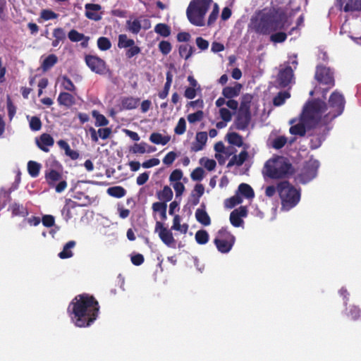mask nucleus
I'll use <instances>...</instances> for the list:
<instances>
[{"mask_svg":"<svg viewBox=\"0 0 361 361\" xmlns=\"http://www.w3.org/2000/svg\"><path fill=\"white\" fill-rule=\"evenodd\" d=\"M289 25L287 13L283 8L270 7L255 13L250 19V26L256 34L269 35L286 29Z\"/></svg>","mask_w":361,"mask_h":361,"instance_id":"nucleus-1","label":"nucleus"},{"mask_svg":"<svg viewBox=\"0 0 361 361\" xmlns=\"http://www.w3.org/2000/svg\"><path fill=\"white\" fill-rule=\"evenodd\" d=\"M71 319L78 327L90 326L98 317L99 305L95 298L88 293L76 295L68 307Z\"/></svg>","mask_w":361,"mask_h":361,"instance_id":"nucleus-2","label":"nucleus"},{"mask_svg":"<svg viewBox=\"0 0 361 361\" xmlns=\"http://www.w3.org/2000/svg\"><path fill=\"white\" fill-rule=\"evenodd\" d=\"M323 102L326 105V109L317 114L319 121L324 126L323 134L314 135L311 139L310 148L312 149H316L320 147L330 130L327 126L328 123L343 114L345 104L344 96L338 90H335L331 94L328 103H326L324 101Z\"/></svg>","mask_w":361,"mask_h":361,"instance_id":"nucleus-3","label":"nucleus"},{"mask_svg":"<svg viewBox=\"0 0 361 361\" xmlns=\"http://www.w3.org/2000/svg\"><path fill=\"white\" fill-rule=\"evenodd\" d=\"M326 109V105L320 99H314L309 102L303 109L300 117V122L292 126L289 132L291 135L304 136L306 133V128L324 129V126L319 121L318 113Z\"/></svg>","mask_w":361,"mask_h":361,"instance_id":"nucleus-4","label":"nucleus"},{"mask_svg":"<svg viewBox=\"0 0 361 361\" xmlns=\"http://www.w3.org/2000/svg\"><path fill=\"white\" fill-rule=\"evenodd\" d=\"M264 174L271 179L283 178L293 173L289 160L282 156L269 159L264 164Z\"/></svg>","mask_w":361,"mask_h":361,"instance_id":"nucleus-5","label":"nucleus"},{"mask_svg":"<svg viewBox=\"0 0 361 361\" xmlns=\"http://www.w3.org/2000/svg\"><path fill=\"white\" fill-rule=\"evenodd\" d=\"M277 192L284 210L288 211L295 207L300 200V189H297L287 180L277 184Z\"/></svg>","mask_w":361,"mask_h":361,"instance_id":"nucleus-6","label":"nucleus"},{"mask_svg":"<svg viewBox=\"0 0 361 361\" xmlns=\"http://www.w3.org/2000/svg\"><path fill=\"white\" fill-rule=\"evenodd\" d=\"M212 4V0H192L186 10L190 23L196 26L204 25V16Z\"/></svg>","mask_w":361,"mask_h":361,"instance_id":"nucleus-7","label":"nucleus"},{"mask_svg":"<svg viewBox=\"0 0 361 361\" xmlns=\"http://www.w3.org/2000/svg\"><path fill=\"white\" fill-rule=\"evenodd\" d=\"M314 78L320 85L326 86L322 89L323 97L325 98L326 92L335 85L334 71L330 68L318 65Z\"/></svg>","mask_w":361,"mask_h":361,"instance_id":"nucleus-8","label":"nucleus"},{"mask_svg":"<svg viewBox=\"0 0 361 361\" xmlns=\"http://www.w3.org/2000/svg\"><path fill=\"white\" fill-rule=\"evenodd\" d=\"M235 240V236L226 228H222L219 231L214 243L220 252L228 253L232 249Z\"/></svg>","mask_w":361,"mask_h":361,"instance_id":"nucleus-9","label":"nucleus"},{"mask_svg":"<svg viewBox=\"0 0 361 361\" xmlns=\"http://www.w3.org/2000/svg\"><path fill=\"white\" fill-rule=\"evenodd\" d=\"M44 178L49 186L54 188L55 191L61 193L67 188V182L62 178V174L55 169L45 171Z\"/></svg>","mask_w":361,"mask_h":361,"instance_id":"nucleus-10","label":"nucleus"},{"mask_svg":"<svg viewBox=\"0 0 361 361\" xmlns=\"http://www.w3.org/2000/svg\"><path fill=\"white\" fill-rule=\"evenodd\" d=\"M319 166V161L315 159L306 161L301 172L298 176V180L301 183L305 184L312 180L317 176Z\"/></svg>","mask_w":361,"mask_h":361,"instance_id":"nucleus-11","label":"nucleus"},{"mask_svg":"<svg viewBox=\"0 0 361 361\" xmlns=\"http://www.w3.org/2000/svg\"><path fill=\"white\" fill-rule=\"evenodd\" d=\"M85 61L88 68L97 74L105 75L109 71V68L105 61L97 56L86 55Z\"/></svg>","mask_w":361,"mask_h":361,"instance_id":"nucleus-12","label":"nucleus"},{"mask_svg":"<svg viewBox=\"0 0 361 361\" xmlns=\"http://www.w3.org/2000/svg\"><path fill=\"white\" fill-rule=\"evenodd\" d=\"M155 233H158L159 237L161 241L168 247H172L175 243V239L171 230L164 227L163 223L157 221L155 225Z\"/></svg>","mask_w":361,"mask_h":361,"instance_id":"nucleus-13","label":"nucleus"},{"mask_svg":"<svg viewBox=\"0 0 361 361\" xmlns=\"http://www.w3.org/2000/svg\"><path fill=\"white\" fill-rule=\"evenodd\" d=\"M293 71L290 66L281 68L276 78V83L281 88L286 87L293 79Z\"/></svg>","mask_w":361,"mask_h":361,"instance_id":"nucleus-14","label":"nucleus"},{"mask_svg":"<svg viewBox=\"0 0 361 361\" xmlns=\"http://www.w3.org/2000/svg\"><path fill=\"white\" fill-rule=\"evenodd\" d=\"M86 18L90 20L99 21L102 19V13L100 12L102 10V6L97 4H86L85 5Z\"/></svg>","mask_w":361,"mask_h":361,"instance_id":"nucleus-15","label":"nucleus"},{"mask_svg":"<svg viewBox=\"0 0 361 361\" xmlns=\"http://www.w3.org/2000/svg\"><path fill=\"white\" fill-rule=\"evenodd\" d=\"M336 3L344 12L361 11V0H336Z\"/></svg>","mask_w":361,"mask_h":361,"instance_id":"nucleus-16","label":"nucleus"},{"mask_svg":"<svg viewBox=\"0 0 361 361\" xmlns=\"http://www.w3.org/2000/svg\"><path fill=\"white\" fill-rule=\"evenodd\" d=\"M247 215V209L245 206H240L238 209H234L230 214L231 224L235 227L240 226L243 221L242 217H245Z\"/></svg>","mask_w":361,"mask_h":361,"instance_id":"nucleus-17","label":"nucleus"},{"mask_svg":"<svg viewBox=\"0 0 361 361\" xmlns=\"http://www.w3.org/2000/svg\"><path fill=\"white\" fill-rule=\"evenodd\" d=\"M251 120V113L239 111L234 121L235 129L245 130L247 128Z\"/></svg>","mask_w":361,"mask_h":361,"instance_id":"nucleus-18","label":"nucleus"},{"mask_svg":"<svg viewBox=\"0 0 361 361\" xmlns=\"http://www.w3.org/2000/svg\"><path fill=\"white\" fill-rule=\"evenodd\" d=\"M207 141V133L204 131L198 132L195 136V141L191 145V152H198L203 149Z\"/></svg>","mask_w":361,"mask_h":361,"instance_id":"nucleus-19","label":"nucleus"},{"mask_svg":"<svg viewBox=\"0 0 361 361\" xmlns=\"http://www.w3.org/2000/svg\"><path fill=\"white\" fill-rule=\"evenodd\" d=\"M77 207V202H75L71 199H67L66 200V204L62 209L61 213L66 221L77 214L75 212H74V210Z\"/></svg>","mask_w":361,"mask_h":361,"instance_id":"nucleus-20","label":"nucleus"},{"mask_svg":"<svg viewBox=\"0 0 361 361\" xmlns=\"http://www.w3.org/2000/svg\"><path fill=\"white\" fill-rule=\"evenodd\" d=\"M36 143L37 147L44 152H49V147H51L54 144V138L48 133H43L39 139H37Z\"/></svg>","mask_w":361,"mask_h":361,"instance_id":"nucleus-21","label":"nucleus"},{"mask_svg":"<svg viewBox=\"0 0 361 361\" xmlns=\"http://www.w3.org/2000/svg\"><path fill=\"white\" fill-rule=\"evenodd\" d=\"M242 85L236 82L233 87H225L222 90V94L225 98L232 99L240 94Z\"/></svg>","mask_w":361,"mask_h":361,"instance_id":"nucleus-22","label":"nucleus"},{"mask_svg":"<svg viewBox=\"0 0 361 361\" xmlns=\"http://www.w3.org/2000/svg\"><path fill=\"white\" fill-rule=\"evenodd\" d=\"M52 36L54 38L51 42L53 47L59 46L60 42H63L66 39V34L63 28L56 27L53 30Z\"/></svg>","mask_w":361,"mask_h":361,"instance_id":"nucleus-23","label":"nucleus"},{"mask_svg":"<svg viewBox=\"0 0 361 361\" xmlns=\"http://www.w3.org/2000/svg\"><path fill=\"white\" fill-rule=\"evenodd\" d=\"M57 101L60 105L71 107L75 103V97L70 93L62 92L59 94Z\"/></svg>","mask_w":361,"mask_h":361,"instance_id":"nucleus-24","label":"nucleus"},{"mask_svg":"<svg viewBox=\"0 0 361 361\" xmlns=\"http://www.w3.org/2000/svg\"><path fill=\"white\" fill-rule=\"evenodd\" d=\"M126 26L128 31L133 35H137L142 29L141 19L135 18L133 20H128Z\"/></svg>","mask_w":361,"mask_h":361,"instance_id":"nucleus-25","label":"nucleus"},{"mask_svg":"<svg viewBox=\"0 0 361 361\" xmlns=\"http://www.w3.org/2000/svg\"><path fill=\"white\" fill-rule=\"evenodd\" d=\"M195 218L199 223L204 226L211 224V219L207 212L203 209H197L196 210Z\"/></svg>","mask_w":361,"mask_h":361,"instance_id":"nucleus-26","label":"nucleus"},{"mask_svg":"<svg viewBox=\"0 0 361 361\" xmlns=\"http://www.w3.org/2000/svg\"><path fill=\"white\" fill-rule=\"evenodd\" d=\"M253 97L250 94H245L241 97L239 111L250 113V104Z\"/></svg>","mask_w":361,"mask_h":361,"instance_id":"nucleus-27","label":"nucleus"},{"mask_svg":"<svg viewBox=\"0 0 361 361\" xmlns=\"http://www.w3.org/2000/svg\"><path fill=\"white\" fill-rule=\"evenodd\" d=\"M58 62V57L54 54H49L42 63L41 68L44 71H47Z\"/></svg>","mask_w":361,"mask_h":361,"instance_id":"nucleus-28","label":"nucleus"},{"mask_svg":"<svg viewBox=\"0 0 361 361\" xmlns=\"http://www.w3.org/2000/svg\"><path fill=\"white\" fill-rule=\"evenodd\" d=\"M13 216H25L28 214V211L23 204L14 202L9 207Z\"/></svg>","mask_w":361,"mask_h":361,"instance_id":"nucleus-29","label":"nucleus"},{"mask_svg":"<svg viewBox=\"0 0 361 361\" xmlns=\"http://www.w3.org/2000/svg\"><path fill=\"white\" fill-rule=\"evenodd\" d=\"M149 140L156 145H165L169 142L170 137L163 136L159 133H152L149 136Z\"/></svg>","mask_w":361,"mask_h":361,"instance_id":"nucleus-30","label":"nucleus"},{"mask_svg":"<svg viewBox=\"0 0 361 361\" xmlns=\"http://www.w3.org/2000/svg\"><path fill=\"white\" fill-rule=\"evenodd\" d=\"M238 192L243 197L247 199L254 197L255 192L252 187L247 183H241L239 185Z\"/></svg>","mask_w":361,"mask_h":361,"instance_id":"nucleus-31","label":"nucleus"},{"mask_svg":"<svg viewBox=\"0 0 361 361\" xmlns=\"http://www.w3.org/2000/svg\"><path fill=\"white\" fill-rule=\"evenodd\" d=\"M194 47L188 44H180L178 47V53L181 58L188 60L193 54Z\"/></svg>","mask_w":361,"mask_h":361,"instance_id":"nucleus-32","label":"nucleus"},{"mask_svg":"<svg viewBox=\"0 0 361 361\" xmlns=\"http://www.w3.org/2000/svg\"><path fill=\"white\" fill-rule=\"evenodd\" d=\"M157 197L164 202H169L173 198V191L168 185L164 187L163 190L157 192Z\"/></svg>","mask_w":361,"mask_h":361,"instance_id":"nucleus-33","label":"nucleus"},{"mask_svg":"<svg viewBox=\"0 0 361 361\" xmlns=\"http://www.w3.org/2000/svg\"><path fill=\"white\" fill-rule=\"evenodd\" d=\"M75 245V242L74 240L68 241L63 246V250L59 253V257L61 259H67L73 256L71 249L73 248Z\"/></svg>","mask_w":361,"mask_h":361,"instance_id":"nucleus-34","label":"nucleus"},{"mask_svg":"<svg viewBox=\"0 0 361 361\" xmlns=\"http://www.w3.org/2000/svg\"><path fill=\"white\" fill-rule=\"evenodd\" d=\"M73 198L79 201V202H77L78 207H87L92 204L91 198L83 192H76Z\"/></svg>","mask_w":361,"mask_h":361,"instance_id":"nucleus-35","label":"nucleus"},{"mask_svg":"<svg viewBox=\"0 0 361 361\" xmlns=\"http://www.w3.org/2000/svg\"><path fill=\"white\" fill-rule=\"evenodd\" d=\"M92 115L95 118L94 125L97 127L106 126L109 123V120L97 110H93Z\"/></svg>","mask_w":361,"mask_h":361,"instance_id":"nucleus-36","label":"nucleus"},{"mask_svg":"<svg viewBox=\"0 0 361 361\" xmlns=\"http://www.w3.org/2000/svg\"><path fill=\"white\" fill-rule=\"evenodd\" d=\"M41 164L35 161H29L27 163V171L30 176L32 178H36L39 176L41 169Z\"/></svg>","mask_w":361,"mask_h":361,"instance_id":"nucleus-37","label":"nucleus"},{"mask_svg":"<svg viewBox=\"0 0 361 361\" xmlns=\"http://www.w3.org/2000/svg\"><path fill=\"white\" fill-rule=\"evenodd\" d=\"M171 229L175 231H179L182 233H186L188 230V225L187 224L181 225L180 217L179 215L176 214L173 217V226L171 227Z\"/></svg>","mask_w":361,"mask_h":361,"instance_id":"nucleus-38","label":"nucleus"},{"mask_svg":"<svg viewBox=\"0 0 361 361\" xmlns=\"http://www.w3.org/2000/svg\"><path fill=\"white\" fill-rule=\"evenodd\" d=\"M140 102L139 98L125 97L122 99V106L126 109H135Z\"/></svg>","mask_w":361,"mask_h":361,"instance_id":"nucleus-39","label":"nucleus"},{"mask_svg":"<svg viewBox=\"0 0 361 361\" xmlns=\"http://www.w3.org/2000/svg\"><path fill=\"white\" fill-rule=\"evenodd\" d=\"M107 193L112 197L121 198L126 195V190L121 186H114L107 189Z\"/></svg>","mask_w":361,"mask_h":361,"instance_id":"nucleus-40","label":"nucleus"},{"mask_svg":"<svg viewBox=\"0 0 361 361\" xmlns=\"http://www.w3.org/2000/svg\"><path fill=\"white\" fill-rule=\"evenodd\" d=\"M290 94L287 91L279 92L273 99V104L275 106H279L284 104L286 99H288Z\"/></svg>","mask_w":361,"mask_h":361,"instance_id":"nucleus-41","label":"nucleus"},{"mask_svg":"<svg viewBox=\"0 0 361 361\" xmlns=\"http://www.w3.org/2000/svg\"><path fill=\"white\" fill-rule=\"evenodd\" d=\"M154 31L164 37H167L171 35V27L165 23H158L154 27Z\"/></svg>","mask_w":361,"mask_h":361,"instance_id":"nucleus-42","label":"nucleus"},{"mask_svg":"<svg viewBox=\"0 0 361 361\" xmlns=\"http://www.w3.org/2000/svg\"><path fill=\"white\" fill-rule=\"evenodd\" d=\"M135 44V41L133 39H128L127 35L121 34L118 35V47L120 49L128 48Z\"/></svg>","mask_w":361,"mask_h":361,"instance_id":"nucleus-43","label":"nucleus"},{"mask_svg":"<svg viewBox=\"0 0 361 361\" xmlns=\"http://www.w3.org/2000/svg\"><path fill=\"white\" fill-rule=\"evenodd\" d=\"M228 141L230 144L237 147H241L243 144V137L237 133H231L227 135Z\"/></svg>","mask_w":361,"mask_h":361,"instance_id":"nucleus-44","label":"nucleus"},{"mask_svg":"<svg viewBox=\"0 0 361 361\" xmlns=\"http://www.w3.org/2000/svg\"><path fill=\"white\" fill-rule=\"evenodd\" d=\"M61 86L67 91L75 92L76 91V87L72 82V80L66 75L61 77Z\"/></svg>","mask_w":361,"mask_h":361,"instance_id":"nucleus-45","label":"nucleus"},{"mask_svg":"<svg viewBox=\"0 0 361 361\" xmlns=\"http://www.w3.org/2000/svg\"><path fill=\"white\" fill-rule=\"evenodd\" d=\"M288 139L284 135L278 136L271 142V147L275 149L283 148L287 143Z\"/></svg>","mask_w":361,"mask_h":361,"instance_id":"nucleus-46","label":"nucleus"},{"mask_svg":"<svg viewBox=\"0 0 361 361\" xmlns=\"http://www.w3.org/2000/svg\"><path fill=\"white\" fill-rule=\"evenodd\" d=\"M195 240L200 245H204L209 240V234L205 230L197 231L195 233Z\"/></svg>","mask_w":361,"mask_h":361,"instance_id":"nucleus-47","label":"nucleus"},{"mask_svg":"<svg viewBox=\"0 0 361 361\" xmlns=\"http://www.w3.org/2000/svg\"><path fill=\"white\" fill-rule=\"evenodd\" d=\"M287 39V34L283 32H274L270 35V40L274 43H282Z\"/></svg>","mask_w":361,"mask_h":361,"instance_id":"nucleus-48","label":"nucleus"},{"mask_svg":"<svg viewBox=\"0 0 361 361\" xmlns=\"http://www.w3.org/2000/svg\"><path fill=\"white\" fill-rule=\"evenodd\" d=\"M97 47L101 51H106L111 47V42L107 37H100L97 39Z\"/></svg>","mask_w":361,"mask_h":361,"instance_id":"nucleus-49","label":"nucleus"},{"mask_svg":"<svg viewBox=\"0 0 361 361\" xmlns=\"http://www.w3.org/2000/svg\"><path fill=\"white\" fill-rule=\"evenodd\" d=\"M68 37L72 42H78L85 38V35L72 29L68 32Z\"/></svg>","mask_w":361,"mask_h":361,"instance_id":"nucleus-50","label":"nucleus"},{"mask_svg":"<svg viewBox=\"0 0 361 361\" xmlns=\"http://www.w3.org/2000/svg\"><path fill=\"white\" fill-rule=\"evenodd\" d=\"M147 144L145 142L135 143L130 149L133 154H145L147 152Z\"/></svg>","mask_w":361,"mask_h":361,"instance_id":"nucleus-51","label":"nucleus"},{"mask_svg":"<svg viewBox=\"0 0 361 361\" xmlns=\"http://www.w3.org/2000/svg\"><path fill=\"white\" fill-rule=\"evenodd\" d=\"M243 200L242 197L238 195H235L230 198H228L225 201V206L228 208H233L235 206L240 204Z\"/></svg>","mask_w":361,"mask_h":361,"instance_id":"nucleus-52","label":"nucleus"},{"mask_svg":"<svg viewBox=\"0 0 361 361\" xmlns=\"http://www.w3.org/2000/svg\"><path fill=\"white\" fill-rule=\"evenodd\" d=\"M159 50L164 55L169 54L172 49L171 44L169 41L162 40L159 43Z\"/></svg>","mask_w":361,"mask_h":361,"instance_id":"nucleus-53","label":"nucleus"},{"mask_svg":"<svg viewBox=\"0 0 361 361\" xmlns=\"http://www.w3.org/2000/svg\"><path fill=\"white\" fill-rule=\"evenodd\" d=\"M59 15L50 9H43L40 13V18L44 20L57 18Z\"/></svg>","mask_w":361,"mask_h":361,"instance_id":"nucleus-54","label":"nucleus"},{"mask_svg":"<svg viewBox=\"0 0 361 361\" xmlns=\"http://www.w3.org/2000/svg\"><path fill=\"white\" fill-rule=\"evenodd\" d=\"M204 116V113L202 111L199 110L193 114H190L188 116V121L190 123H194L197 121H200Z\"/></svg>","mask_w":361,"mask_h":361,"instance_id":"nucleus-55","label":"nucleus"},{"mask_svg":"<svg viewBox=\"0 0 361 361\" xmlns=\"http://www.w3.org/2000/svg\"><path fill=\"white\" fill-rule=\"evenodd\" d=\"M186 130V122L184 118H180L174 129V132L177 135H183Z\"/></svg>","mask_w":361,"mask_h":361,"instance_id":"nucleus-56","label":"nucleus"},{"mask_svg":"<svg viewBox=\"0 0 361 361\" xmlns=\"http://www.w3.org/2000/svg\"><path fill=\"white\" fill-rule=\"evenodd\" d=\"M204 171L201 167H197L192 171L190 177L193 180H202L204 178Z\"/></svg>","mask_w":361,"mask_h":361,"instance_id":"nucleus-57","label":"nucleus"},{"mask_svg":"<svg viewBox=\"0 0 361 361\" xmlns=\"http://www.w3.org/2000/svg\"><path fill=\"white\" fill-rule=\"evenodd\" d=\"M30 128L32 130L37 131L42 128V122L37 116H32L30 121Z\"/></svg>","mask_w":361,"mask_h":361,"instance_id":"nucleus-58","label":"nucleus"},{"mask_svg":"<svg viewBox=\"0 0 361 361\" xmlns=\"http://www.w3.org/2000/svg\"><path fill=\"white\" fill-rule=\"evenodd\" d=\"M218 15H219V8H218L217 5L215 4L212 11L211 12V13L209 16V18H208V21H207L208 26L212 25V24H214L216 22Z\"/></svg>","mask_w":361,"mask_h":361,"instance_id":"nucleus-59","label":"nucleus"},{"mask_svg":"<svg viewBox=\"0 0 361 361\" xmlns=\"http://www.w3.org/2000/svg\"><path fill=\"white\" fill-rule=\"evenodd\" d=\"M140 48L138 46H135L134 44L132 47H130L129 49L126 51V56L128 59H131L133 56L140 54Z\"/></svg>","mask_w":361,"mask_h":361,"instance_id":"nucleus-60","label":"nucleus"},{"mask_svg":"<svg viewBox=\"0 0 361 361\" xmlns=\"http://www.w3.org/2000/svg\"><path fill=\"white\" fill-rule=\"evenodd\" d=\"M219 114H220V116L221 118V119L224 121V122H228L231 120L232 118V114L231 113V111L226 109V108H221L219 109Z\"/></svg>","mask_w":361,"mask_h":361,"instance_id":"nucleus-61","label":"nucleus"},{"mask_svg":"<svg viewBox=\"0 0 361 361\" xmlns=\"http://www.w3.org/2000/svg\"><path fill=\"white\" fill-rule=\"evenodd\" d=\"M167 204L164 202H156L152 204V209L154 212H163L164 211H166Z\"/></svg>","mask_w":361,"mask_h":361,"instance_id":"nucleus-62","label":"nucleus"},{"mask_svg":"<svg viewBox=\"0 0 361 361\" xmlns=\"http://www.w3.org/2000/svg\"><path fill=\"white\" fill-rule=\"evenodd\" d=\"M177 155L176 153L171 151L169 152L163 159V163L165 165L170 166L173 164V162L175 161Z\"/></svg>","mask_w":361,"mask_h":361,"instance_id":"nucleus-63","label":"nucleus"},{"mask_svg":"<svg viewBox=\"0 0 361 361\" xmlns=\"http://www.w3.org/2000/svg\"><path fill=\"white\" fill-rule=\"evenodd\" d=\"M349 314L353 320L361 319V310L357 307H352L350 310Z\"/></svg>","mask_w":361,"mask_h":361,"instance_id":"nucleus-64","label":"nucleus"}]
</instances>
